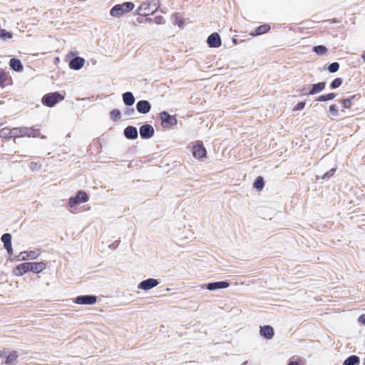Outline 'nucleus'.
I'll return each instance as SVG.
<instances>
[{"mask_svg":"<svg viewBox=\"0 0 365 365\" xmlns=\"http://www.w3.org/2000/svg\"><path fill=\"white\" fill-rule=\"evenodd\" d=\"M135 7V4L132 2L127 1L120 4L115 5L110 10V16L114 18H120L124 14L131 11Z\"/></svg>","mask_w":365,"mask_h":365,"instance_id":"f257e3e1","label":"nucleus"},{"mask_svg":"<svg viewBox=\"0 0 365 365\" xmlns=\"http://www.w3.org/2000/svg\"><path fill=\"white\" fill-rule=\"evenodd\" d=\"M159 6V0H151L150 1L143 3L137 9V14L146 16L149 14H154Z\"/></svg>","mask_w":365,"mask_h":365,"instance_id":"f03ea898","label":"nucleus"},{"mask_svg":"<svg viewBox=\"0 0 365 365\" xmlns=\"http://www.w3.org/2000/svg\"><path fill=\"white\" fill-rule=\"evenodd\" d=\"M12 133L13 138L24 136L36 138L40 136V130L27 127L13 128Z\"/></svg>","mask_w":365,"mask_h":365,"instance_id":"7ed1b4c3","label":"nucleus"},{"mask_svg":"<svg viewBox=\"0 0 365 365\" xmlns=\"http://www.w3.org/2000/svg\"><path fill=\"white\" fill-rule=\"evenodd\" d=\"M63 99L64 96L63 95L58 92H53L46 94L42 98V103L48 107H53Z\"/></svg>","mask_w":365,"mask_h":365,"instance_id":"20e7f679","label":"nucleus"},{"mask_svg":"<svg viewBox=\"0 0 365 365\" xmlns=\"http://www.w3.org/2000/svg\"><path fill=\"white\" fill-rule=\"evenodd\" d=\"M161 125L165 128H169L177 124L178 120L173 115H170L168 112L163 111L160 113Z\"/></svg>","mask_w":365,"mask_h":365,"instance_id":"39448f33","label":"nucleus"},{"mask_svg":"<svg viewBox=\"0 0 365 365\" xmlns=\"http://www.w3.org/2000/svg\"><path fill=\"white\" fill-rule=\"evenodd\" d=\"M88 200V196L86 193V192L83 190H79L76 195L74 197H71L69 199L68 205L70 207H73L76 205H78L82 202H86Z\"/></svg>","mask_w":365,"mask_h":365,"instance_id":"423d86ee","label":"nucleus"},{"mask_svg":"<svg viewBox=\"0 0 365 365\" xmlns=\"http://www.w3.org/2000/svg\"><path fill=\"white\" fill-rule=\"evenodd\" d=\"M140 135L143 139H149L155 133L153 127L149 124L143 125L139 130Z\"/></svg>","mask_w":365,"mask_h":365,"instance_id":"0eeeda50","label":"nucleus"},{"mask_svg":"<svg viewBox=\"0 0 365 365\" xmlns=\"http://www.w3.org/2000/svg\"><path fill=\"white\" fill-rule=\"evenodd\" d=\"M97 297L93 295L78 296L74 299V302L78 304H93L96 302Z\"/></svg>","mask_w":365,"mask_h":365,"instance_id":"6e6552de","label":"nucleus"},{"mask_svg":"<svg viewBox=\"0 0 365 365\" xmlns=\"http://www.w3.org/2000/svg\"><path fill=\"white\" fill-rule=\"evenodd\" d=\"M29 272H31L30 262H24L14 269L13 274L16 277H20Z\"/></svg>","mask_w":365,"mask_h":365,"instance_id":"1a4fd4ad","label":"nucleus"},{"mask_svg":"<svg viewBox=\"0 0 365 365\" xmlns=\"http://www.w3.org/2000/svg\"><path fill=\"white\" fill-rule=\"evenodd\" d=\"M158 284H159V282L158 281V279H153V278H149V279L142 281L138 284V288L140 289L147 291V290H149V289L156 287L157 285H158Z\"/></svg>","mask_w":365,"mask_h":365,"instance_id":"9d476101","label":"nucleus"},{"mask_svg":"<svg viewBox=\"0 0 365 365\" xmlns=\"http://www.w3.org/2000/svg\"><path fill=\"white\" fill-rule=\"evenodd\" d=\"M207 43L211 48H219L222 44L220 36L216 32L212 33L208 36Z\"/></svg>","mask_w":365,"mask_h":365,"instance_id":"9b49d317","label":"nucleus"},{"mask_svg":"<svg viewBox=\"0 0 365 365\" xmlns=\"http://www.w3.org/2000/svg\"><path fill=\"white\" fill-rule=\"evenodd\" d=\"M136 109L138 113L146 114L150 112L151 109V105L148 101L141 100L137 103Z\"/></svg>","mask_w":365,"mask_h":365,"instance_id":"f8f14e48","label":"nucleus"},{"mask_svg":"<svg viewBox=\"0 0 365 365\" xmlns=\"http://www.w3.org/2000/svg\"><path fill=\"white\" fill-rule=\"evenodd\" d=\"M206 149L201 144H197L192 148V155L195 158L197 159H202L206 156Z\"/></svg>","mask_w":365,"mask_h":365,"instance_id":"ddd939ff","label":"nucleus"},{"mask_svg":"<svg viewBox=\"0 0 365 365\" xmlns=\"http://www.w3.org/2000/svg\"><path fill=\"white\" fill-rule=\"evenodd\" d=\"M230 284L229 282L226 281H222V282H211L208 283L205 287L210 291L216 290L218 289H225L229 287Z\"/></svg>","mask_w":365,"mask_h":365,"instance_id":"4468645a","label":"nucleus"},{"mask_svg":"<svg viewBox=\"0 0 365 365\" xmlns=\"http://www.w3.org/2000/svg\"><path fill=\"white\" fill-rule=\"evenodd\" d=\"M84 63V58L77 56L71 60L69 67L73 70H79L83 66Z\"/></svg>","mask_w":365,"mask_h":365,"instance_id":"2eb2a0df","label":"nucleus"},{"mask_svg":"<svg viewBox=\"0 0 365 365\" xmlns=\"http://www.w3.org/2000/svg\"><path fill=\"white\" fill-rule=\"evenodd\" d=\"M1 242L4 243L5 249L7 250L9 255L13 252L11 247V235L9 233H5L1 236Z\"/></svg>","mask_w":365,"mask_h":365,"instance_id":"dca6fc26","label":"nucleus"},{"mask_svg":"<svg viewBox=\"0 0 365 365\" xmlns=\"http://www.w3.org/2000/svg\"><path fill=\"white\" fill-rule=\"evenodd\" d=\"M259 333L267 339H271L274 334L273 328L269 325L261 326Z\"/></svg>","mask_w":365,"mask_h":365,"instance_id":"f3484780","label":"nucleus"},{"mask_svg":"<svg viewBox=\"0 0 365 365\" xmlns=\"http://www.w3.org/2000/svg\"><path fill=\"white\" fill-rule=\"evenodd\" d=\"M46 268V263L44 262H30L31 272L38 274Z\"/></svg>","mask_w":365,"mask_h":365,"instance_id":"a211bd4d","label":"nucleus"},{"mask_svg":"<svg viewBox=\"0 0 365 365\" xmlns=\"http://www.w3.org/2000/svg\"><path fill=\"white\" fill-rule=\"evenodd\" d=\"M124 135L128 139H130V140L136 139L138 138L137 128L132 125L126 127L124 130Z\"/></svg>","mask_w":365,"mask_h":365,"instance_id":"6ab92c4d","label":"nucleus"},{"mask_svg":"<svg viewBox=\"0 0 365 365\" xmlns=\"http://www.w3.org/2000/svg\"><path fill=\"white\" fill-rule=\"evenodd\" d=\"M325 86V82H319L318 83L312 84L309 86L310 90L309 91V93L310 94V96L319 93L324 89Z\"/></svg>","mask_w":365,"mask_h":365,"instance_id":"aec40b11","label":"nucleus"},{"mask_svg":"<svg viewBox=\"0 0 365 365\" xmlns=\"http://www.w3.org/2000/svg\"><path fill=\"white\" fill-rule=\"evenodd\" d=\"M39 255V253H38L36 251H29V252H21L19 254L20 260L25 261L26 259H36Z\"/></svg>","mask_w":365,"mask_h":365,"instance_id":"412c9836","label":"nucleus"},{"mask_svg":"<svg viewBox=\"0 0 365 365\" xmlns=\"http://www.w3.org/2000/svg\"><path fill=\"white\" fill-rule=\"evenodd\" d=\"M19 354L17 351H14L6 356L5 361L6 365H16L18 362Z\"/></svg>","mask_w":365,"mask_h":365,"instance_id":"4be33fe9","label":"nucleus"},{"mask_svg":"<svg viewBox=\"0 0 365 365\" xmlns=\"http://www.w3.org/2000/svg\"><path fill=\"white\" fill-rule=\"evenodd\" d=\"M9 66L11 69H13L15 71H21L24 68L23 65L20 60L17 58H11L9 61Z\"/></svg>","mask_w":365,"mask_h":365,"instance_id":"5701e85b","label":"nucleus"},{"mask_svg":"<svg viewBox=\"0 0 365 365\" xmlns=\"http://www.w3.org/2000/svg\"><path fill=\"white\" fill-rule=\"evenodd\" d=\"M123 101L126 106H132L135 103V98L131 92H125L123 94Z\"/></svg>","mask_w":365,"mask_h":365,"instance_id":"b1692460","label":"nucleus"},{"mask_svg":"<svg viewBox=\"0 0 365 365\" xmlns=\"http://www.w3.org/2000/svg\"><path fill=\"white\" fill-rule=\"evenodd\" d=\"M360 362L359 357L356 355H351L346 359L343 365H359Z\"/></svg>","mask_w":365,"mask_h":365,"instance_id":"393cba45","label":"nucleus"},{"mask_svg":"<svg viewBox=\"0 0 365 365\" xmlns=\"http://www.w3.org/2000/svg\"><path fill=\"white\" fill-rule=\"evenodd\" d=\"M270 29V26L268 24H264L257 27L255 30V34H252V36H258L267 33Z\"/></svg>","mask_w":365,"mask_h":365,"instance_id":"a878e982","label":"nucleus"},{"mask_svg":"<svg viewBox=\"0 0 365 365\" xmlns=\"http://www.w3.org/2000/svg\"><path fill=\"white\" fill-rule=\"evenodd\" d=\"M13 128H4L0 130V136L1 138H13Z\"/></svg>","mask_w":365,"mask_h":365,"instance_id":"bb28decb","label":"nucleus"},{"mask_svg":"<svg viewBox=\"0 0 365 365\" xmlns=\"http://www.w3.org/2000/svg\"><path fill=\"white\" fill-rule=\"evenodd\" d=\"M335 96H336L335 93H330L328 94L322 95V96H319L317 98V101H320V102L328 101H331V100L334 99L335 98Z\"/></svg>","mask_w":365,"mask_h":365,"instance_id":"cd10ccee","label":"nucleus"},{"mask_svg":"<svg viewBox=\"0 0 365 365\" xmlns=\"http://www.w3.org/2000/svg\"><path fill=\"white\" fill-rule=\"evenodd\" d=\"M313 51L318 55H324L327 52V48L324 46L319 45L314 46Z\"/></svg>","mask_w":365,"mask_h":365,"instance_id":"c85d7f7f","label":"nucleus"},{"mask_svg":"<svg viewBox=\"0 0 365 365\" xmlns=\"http://www.w3.org/2000/svg\"><path fill=\"white\" fill-rule=\"evenodd\" d=\"M254 187L259 190L264 187V180L261 176L257 178L254 182Z\"/></svg>","mask_w":365,"mask_h":365,"instance_id":"c756f323","label":"nucleus"},{"mask_svg":"<svg viewBox=\"0 0 365 365\" xmlns=\"http://www.w3.org/2000/svg\"><path fill=\"white\" fill-rule=\"evenodd\" d=\"M329 111L331 116L336 117L339 115L338 106L336 104L331 105Z\"/></svg>","mask_w":365,"mask_h":365,"instance_id":"7c9ffc66","label":"nucleus"},{"mask_svg":"<svg viewBox=\"0 0 365 365\" xmlns=\"http://www.w3.org/2000/svg\"><path fill=\"white\" fill-rule=\"evenodd\" d=\"M12 37V34L11 32L7 31L5 29L0 30V38L1 39L11 38Z\"/></svg>","mask_w":365,"mask_h":365,"instance_id":"2f4dec72","label":"nucleus"},{"mask_svg":"<svg viewBox=\"0 0 365 365\" xmlns=\"http://www.w3.org/2000/svg\"><path fill=\"white\" fill-rule=\"evenodd\" d=\"M335 170H336V168H332V169L329 170V171H327L326 173H324L322 177L317 175V179L318 180L319 178H322V179L329 178L334 174Z\"/></svg>","mask_w":365,"mask_h":365,"instance_id":"473e14b6","label":"nucleus"},{"mask_svg":"<svg viewBox=\"0 0 365 365\" xmlns=\"http://www.w3.org/2000/svg\"><path fill=\"white\" fill-rule=\"evenodd\" d=\"M342 84V79L340 78H335L331 83V88L332 89L337 88Z\"/></svg>","mask_w":365,"mask_h":365,"instance_id":"72a5a7b5","label":"nucleus"},{"mask_svg":"<svg viewBox=\"0 0 365 365\" xmlns=\"http://www.w3.org/2000/svg\"><path fill=\"white\" fill-rule=\"evenodd\" d=\"M339 64L337 62H334L331 63L328 67V70L330 73H335L339 70Z\"/></svg>","mask_w":365,"mask_h":365,"instance_id":"f704fd0d","label":"nucleus"},{"mask_svg":"<svg viewBox=\"0 0 365 365\" xmlns=\"http://www.w3.org/2000/svg\"><path fill=\"white\" fill-rule=\"evenodd\" d=\"M110 114L111 118H113V120H116L120 116V112L119 110L117 109H113V110H111Z\"/></svg>","mask_w":365,"mask_h":365,"instance_id":"c9c22d12","label":"nucleus"},{"mask_svg":"<svg viewBox=\"0 0 365 365\" xmlns=\"http://www.w3.org/2000/svg\"><path fill=\"white\" fill-rule=\"evenodd\" d=\"M343 108H349L351 106V98H345L342 101Z\"/></svg>","mask_w":365,"mask_h":365,"instance_id":"e433bc0d","label":"nucleus"},{"mask_svg":"<svg viewBox=\"0 0 365 365\" xmlns=\"http://www.w3.org/2000/svg\"><path fill=\"white\" fill-rule=\"evenodd\" d=\"M154 21L157 24H162L165 22V20L163 16H156L154 19Z\"/></svg>","mask_w":365,"mask_h":365,"instance_id":"4c0bfd02","label":"nucleus"},{"mask_svg":"<svg viewBox=\"0 0 365 365\" xmlns=\"http://www.w3.org/2000/svg\"><path fill=\"white\" fill-rule=\"evenodd\" d=\"M304 106H305V103L304 102H299L294 107V110H302L304 108Z\"/></svg>","mask_w":365,"mask_h":365,"instance_id":"58836bf2","label":"nucleus"},{"mask_svg":"<svg viewBox=\"0 0 365 365\" xmlns=\"http://www.w3.org/2000/svg\"><path fill=\"white\" fill-rule=\"evenodd\" d=\"M310 88H309L308 87H304L303 88H302L300 90V93L302 94V95H304V96H309L310 94L309 93V91Z\"/></svg>","mask_w":365,"mask_h":365,"instance_id":"ea45409f","label":"nucleus"},{"mask_svg":"<svg viewBox=\"0 0 365 365\" xmlns=\"http://www.w3.org/2000/svg\"><path fill=\"white\" fill-rule=\"evenodd\" d=\"M358 321L361 323L362 324H364L365 325V314H362L361 315L359 319H358Z\"/></svg>","mask_w":365,"mask_h":365,"instance_id":"a19ab883","label":"nucleus"},{"mask_svg":"<svg viewBox=\"0 0 365 365\" xmlns=\"http://www.w3.org/2000/svg\"><path fill=\"white\" fill-rule=\"evenodd\" d=\"M6 354L5 353V351H0V358H4V357H6Z\"/></svg>","mask_w":365,"mask_h":365,"instance_id":"79ce46f5","label":"nucleus"},{"mask_svg":"<svg viewBox=\"0 0 365 365\" xmlns=\"http://www.w3.org/2000/svg\"><path fill=\"white\" fill-rule=\"evenodd\" d=\"M288 365H299L297 361H290Z\"/></svg>","mask_w":365,"mask_h":365,"instance_id":"37998d69","label":"nucleus"},{"mask_svg":"<svg viewBox=\"0 0 365 365\" xmlns=\"http://www.w3.org/2000/svg\"><path fill=\"white\" fill-rule=\"evenodd\" d=\"M134 113V110H133V109H130V110H128V112H127V113H128V115H130V114H131V113Z\"/></svg>","mask_w":365,"mask_h":365,"instance_id":"c03bdc74","label":"nucleus"},{"mask_svg":"<svg viewBox=\"0 0 365 365\" xmlns=\"http://www.w3.org/2000/svg\"><path fill=\"white\" fill-rule=\"evenodd\" d=\"M362 58H363L364 61L365 62V52L362 55Z\"/></svg>","mask_w":365,"mask_h":365,"instance_id":"a18cd8bd","label":"nucleus"},{"mask_svg":"<svg viewBox=\"0 0 365 365\" xmlns=\"http://www.w3.org/2000/svg\"><path fill=\"white\" fill-rule=\"evenodd\" d=\"M4 81L1 80V77L0 76V85L3 84Z\"/></svg>","mask_w":365,"mask_h":365,"instance_id":"49530a36","label":"nucleus"},{"mask_svg":"<svg viewBox=\"0 0 365 365\" xmlns=\"http://www.w3.org/2000/svg\"><path fill=\"white\" fill-rule=\"evenodd\" d=\"M145 21H151V18H146Z\"/></svg>","mask_w":365,"mask_h":365,"instance_id":"de8ad7c7","label":"nucleus"},{"mask_svg":"<svg viewBox=\"0 0 365 365\" xmlns=\"http://www.w3.org/2000/svg\"><path fill=\"white\" fill-rule=\"evenodd\" d=\"M364 364H365V357H364Z\"/></svg>","mask_w":365,"mask_h":365,"instance_id":"09e8293b","label":"nucleus"}]
</instances>
